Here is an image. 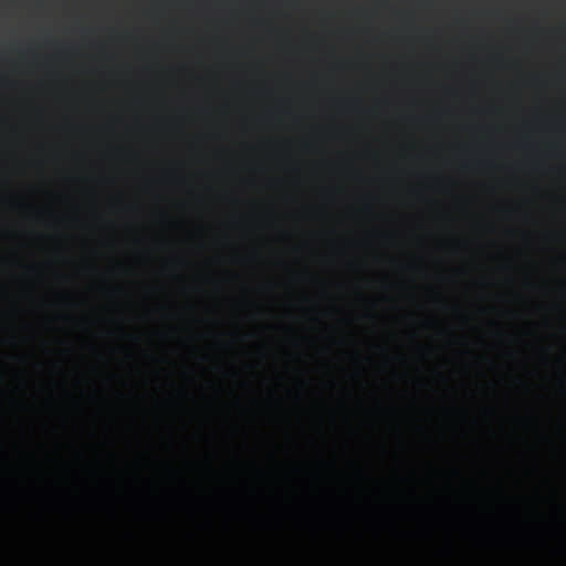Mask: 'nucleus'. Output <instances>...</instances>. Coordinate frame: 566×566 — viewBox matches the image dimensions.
Listing matches in <instances>:
<instances>
[{"instance_id": "20e7f679", "label": "nucleus", "mask_w": 566, "mask_h": 566, "mask_svg": "<svg viewBox=\"0 0 566 566\" xmlns=\"http://www.w3.org/2000/svg\"><path fill=\"white\" fill-rule=\"evenodd\" d=\"M143 95L147 96V95H148V93H147V92H145V93H143Z\"/></svg>"}, {"instance_id": "423d86ee", "label": "nucleus", "mask_w": 566, "mask_h": 566, "mask_svg": "<svg viewBox=\"0 0 566 566\" xmlns=\"http://www.w3.org/2000/svg\"><path fill=\"white\" fill-rule=\"evenodd\" d=\"M143 180L147 181V180H148V178H143Z\"/></svg>"}, {"instance_id": "f03ea898", "label": "nucleus", "mask_w": 566, "mask_h": 566, "mask_svg": "<svg viewBox=\"0 0 566 566\" xmlns=\"http://www.w3.org/2000/svg\"><path fill=\"white\" fill-rule=\"evenodd\" d=\"M98 397H101V391L93 389L92 390V399H96Z\"/></svg>"}, {"instance_id": "7ed1b4c3", "label": "nucleus", "mask_w": 566, "mask_h": 566, "mask_svg": "<svg viewBox=\"0 0 566 566\" xmlns=\"http://www.w3.org/2000/svg\"><path fill=\"white\" fill-rule=\"evenodd\" d=\"M143 127H148V124H143Z\"/></svg>"}, {"instance_id": "39448f33", "label": "nucleus", "mask_w": 566, "mask_h": 566, "mask_svg": "<svg viewBox=\"0 0 566 566\" xmlns=\"http://www.w3.org/2000/svg\"><path fill=\"white\" fill-rule=\"evenodd\" d=\"M143 70L147 71V70H148V67H143Z\"/></svg>"}, {"instance_id": "f257e3e1", "label": "nucleus", "mask_w": 566, "mask_h": 566, "mask_svg": "<svg viewBox=\"0 0 566 566\" xmlns=\"http://www.w3.org/2000/svg\"><path fill=\"white\" fill-rule=\"evenodd\" d=\"M116 380V376L109 370L105 371V391L111 392L112 387H114V381Z\"/></svg>"}]
</instances>
